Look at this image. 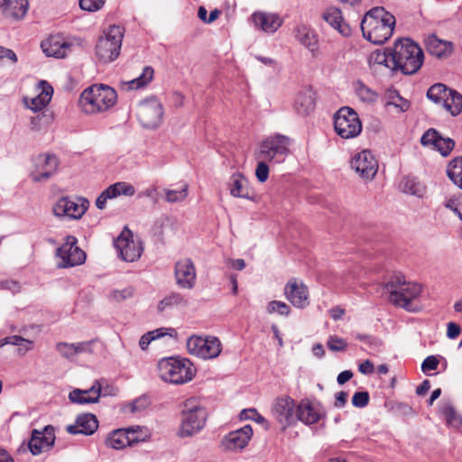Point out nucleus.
<instances>
[{"mask_svg":"<svg viewBox=\"0 0 462 462\" xmlns=\"http://www.w3.org/2000/svg\"><path fill=\"white\" fill-rule=\"evenodd\" d=\"M395 18L383 7L369 10L361 21L363 36L374 44L384 43L393 32Z\"/></svg>","mask_w":462,"mask_h":462,"instance_id":"f257e3e1","label":"nucleus"},{"mask_svg":"<svg viewBox=\"0 0 462 462\" xmlns=\"http://www.w3.org/2000/svg\"><path fill=\"white\" fill-rule=\"evenodd\" d=\"M117 101L116 91L105 84H93L83 90L79 98L80 111L88 116L103 114Z\"/></svg>","mask_w":462,"mask_h":462,"instance_id":"f03ea898","label":"nucleus"},{"mask_svg":"<svg viewBox=\"0 0 462 462\" xmlns=\"http://www.w3.org/2000/svg\"><path fill=\"white\" fill-rule=\"evenodd\" d=\"M392 70H400L405 75L416 73L423 64L424 54L412 40L405 38L395 41L392 47Z\"/></svg>","mask_w":462,"mask_h":462,"instance_id":"7ed1b4c3","label":"nucleus"},{"mask_svg":"<svg viewBox=\"0 0 462 462\" xmlns=\"http://www.w3.org/2000/svg\"><path fill=\"white\" fill-rule=\"evenodd\" d=\"M385 289L389 292V300L392 304L411 312L418 310L413 301L422 291L420 283L406 281L402 275H394L386 283Z\"/></svg>","mask_w":462,"mask_h":462,"instance_id":"20e7f679","label":"nucleus"},{"mask_svg":"<svg viewBox=\"0 0 462 462\" xmlns=\"http://www.w3.org/2000/svg\"><path fill=\"white\" fill-rule=\"evenodd\" d=\"M158 373L160 378L166 383L183 384L193 379L196 369L188 358L171 356L159 361Z\"/></svg>","mask_w":462,"mask_h":462,"instance_id":"39448f33","label":"nucleus"},{"mask_svg":"<svg viewBox=\"0 0 462 462\" xmlns=\"http://www.w3.org/2000/svg\"><path fill=\"white\" fill-rule=\"evenodd\" d=\"M124 35L125 28L121 25L112 24L104 29L95 47V55L99 62L109 63L118 58Z\"/></svg>","mask_w":462,"mask_h":462,"instance_id":"423d86ee","label":"nucleus"},{"mask_svg":"<svg viewBox=\"0 0 462 462\" xmlns=\"http://www.w3.org/2000/svg\"><path fill=\"white\" fill-rule=\"evenodd\" d=\"M205 407L197 399H188L181 411L180 437H189L200 431L207 420Z\"/></svg>","mask_w":462,"mask_h":462,"instance_id":"0eeeda50","label":"nucleus"},{"mask_svg":"<svg viewBox=\"0 0 462 462\" xmlns=\"http://www.w3.org/2000/svg\"><path fill=\"white\" fill-rule=\"evenodd\" d=\"M291 140L282 134L272 135L262 142L256 159H263L271 163H282L290 152Z\"/></svg>","mask_w":462,"mask_h":462,"instance_id":"6e6552de","label":"nucleus"},{"mask_svg":"<svg viewBox=\"0 0 462 462\" xmlns=\"http://www.w3.org/2000/svg\"><path fill=\"white\" fill-rule=\"evenodd\" d=\"M334 129L342 139H353L361 134L363 125L353 108L343 106L334 115Z\"/></svg>","mask_w":462,"mask_h":462,"instance_id":"1a4fd4ad","label":"nucleus"},{"mask_svg":"<svg viewBox=\"0 0 462 462\" xmlns=\"http://www.w3.org/2000/svg\"><path fill=\"white\" fill-rule=\"evenodd\" d=\"M187 348L190 355L204 360L217 357L222 350L221 342L217 337L196 335L188 338Z\"/></svg>","mask_w":462,"mask_h":462,"instance_id":"9d476101","label":"nucleus"},{"mask_svg":"<svg viewBox=\"0 0 462 462\" xmlns=\"http://www.w3.org/2000/svg\"><path fill=\"white\" fill-rule=\"evenodd\" d=\"M163 106L158 98L148 97L138 104L137 118L145 128H156L162 122Z\"/></svg>","mask_w":462,"mask_h":462,"instance_id":"9b49d317","label":"nucleus"},{"mask_svg":"<svg viewBox=\"0 0 462 462\" xmlns=\"http://www.w3.org/2000/svg\"><path fill=\"white\" fill-rule=\"evenodd\" d=\"M350 167L363 180L371 181L377 174L379 164L374 153L365 149L352 156Z\"/></svg>","mask_w":462,"mask_h":462,"instance_id":"f8f14e48","label":"nucleus"},{"mask_svg":"<svg viewBox=\"0 0 462 462\" xmlns=\"http://www.w3.org/2000/svg\"><path fill=\"white\" fill-rule=\"evenodd\" d=\"M58 170V157L54 153L39 154L32 160L30 177L34 182L47 181Z\"/></svg>","mask_w":462,"mask_h":462,"instance_id":"ddd939ff","label":"nucleus"},{"mask_svg":"<svg viewBox=\"0 0 462 462\" xmlns=\"http://www.w3.org/2000/svg\"><path fill=\"white\" fill-rule=\"evenodd\" d=\"M78 239L68 236L65 242L60 246V267H74L86 261V253L78 245Z\"/></svg>","mask_w":462,"mask_h":462,"instance_id":"4468645a","label":"nucleus"},{"mask_svg":"<svg viewBox=\"0 0 462 462\" xmlns=\"http://www.w3.org/2000/svg\"><path fill=\"white\" fill-rule=\"evenodd\" d=\"M114 245L118 255L125 262H134L141 257L143 253L141 243L133 239V235L129 230L122 232L115 240Z\"/></svg>","mask_w":462,"mask_h":462,"instance_id":"2eb2a0df","label":"nucleus"},{"mask_svg":"<svg viewBox=\"0 0 462 462\" xmlns=\"http://www.w3.org/2000/svg\"><path fill=\"white\" fill-rule=\"evenodd\" d=\"M296 404L290 396H281L274 400L272 407L273 418L281 424L282 429L296 422Z\"/></svg>","mask_w":462,"mask_h":462,"instance_id":"dca6fc26","label":"nucleus"},{"mask_svg":"<svg viewBox=\"0 0 462 462\" xmlns=\"http://www.w3.org/2000/svg\"><path fill=\"white\" fill-rule=\"evenodd\" d=\"M174 277L176 284L183 290H192L197 282V271L190 258H182L175 263Z\"/></svg>","mask_w":462,"mask_h":462,"instance_id":"f3484780","label":"nucleus"},{"mask_svg":"<svg viewBox=\"0 0 462 462\" xmlns=\"http://www.w3.org/2000/svg\"><path fill=\"white\" fill-rule=\"evenodd\" d=\"M35 91L37 93L35 97H23V102L28 109L38 112L50 103L54 89L46 80H40L35 87Z\"/></svg>","mask_w":462,"mask_h":462,"instance_id":"a211bd4d","label":"nucleus"},{"mask_svg":"<svg viewBox=\"0 0 462 462\" xmlns=\"http://www.w3.org/2000/svg\"><path fill=\"white\" fill-rule=\"evenodd\" d=\"M420 143L439 152L442 156L450 154L455 147V142L449 137H443L436 129L430 128L421 136Z\"/></svg>","mask_w":462,"mask_h":462,"instance_id":"6ab92c4d","label":"nucleus"},{"mask_svg":"<svg viewBox=\"0 0 462 462\" xmlns=\"http://www.w3.org/2000/svg\"><path fill=\"white\" fill-rule=\"evenodd\" d=\"M134 194L135 188L131 183L118 181L109 185L101 192L96 199V206L98 209H104L108 199H113L119 196L133 197Z\"/></svg>","mask_w":462,"mask_h":462,"instance_id":"aec40b11","label":"nucleus"},{"mask_svg":"<svg viewBox=\"0 0 462 462\" xmlns=\"http://www.w3.org/2000/svg\"><path fill=\"white\" fill-rule=\"evenodd\" d=\"M252 436L253 429L251 425H245L226 435L222 440V445L228 451H241L248 445Z\"/></svg>","mask_w":462,"mask_h":462,"instance_id":"412c9836","label":"nucleus"},{"mask_svg":"<svg viewBox=\"0 0 462 462\" xmlns=\"http://www.w3.org/2000/svg\"><path fill=\"white\" fill-rule=\"evenodd\" d=\"M54 442V428L52 426H46L42 431L37 430L32 431L29 441V449L32 455L36 456L49 450Z\"/></svg>","mask_w":462,"mask_h":462,"instance_id":"4be33fe9","label":"nucleus"},{"mask_svg":"<svg viewBox=\"0 0 462 462\" xmlns=\"http://www.w3.org/2000/svg\"><path fill=\"white\" fill-rule=\"evenodd\" d=\"M286 299L298 309H304L310 304L309 290L303 282L291 280L284 287Z\"/></svg>","mask_w":462,"mask_h":462,"instance_id":"5701e85b","label":"nucleus"},{"mask_svg":"<svg viewBox=\"0 0 462 462\" xmlns=\"http://www.w3.org/2000/svg\"><path fill=\"white\" fill-rule=\"evenodd\" d=\"M88 207L89 201L85 198H61L60 199V208H62L63 213L60 214V219L63 217L79 219L86 213Z\"/></svg>","mask_w":462,"mask_h":462,"instance_id":"b1692460","label":"nucleus"},{"mask_svg":"<svg viewBox=\"0 0 462 462\" xmlns=\"http://www.w3.org/2000/svg\"><path fill=\"white\" fill-rule=\"evenodd\" d=\"M98 429V420L92 413H82L79 415L75 423L67 427L69 434L93 435Z\"/></svg>","mask_w":462,"mask_h":462,"instance_id":"393cba45","label":"nucleus"},{"mask_svg":"<svg viewBox=\"0 0 462 462\" xmlns=\"http://www.w3.org/2000/svg\"><path fill=\"white\" fill-rule=\"evenodd\" d=\"M425 45L427 51L439 60L449 58L454 51V44L452 42L441 40L435 34L427 37Z\"/></svg>","mask_w":462,"mask_h":462,"instance_id":"a878e982","label":"nucleus"},{"mask_svg":"<svg viewBox=\"0 0 462 462\" xmlns=\"http://www.w3.org/2000/svg\"><path fill=\"white\" fill-rule=\"evenodd\" d=\"M101 383L97 380L89 389H74L71 391L69 394V399L73 403L82 405L97 403L101 396Z\"/></svg>","mask_w":462,"mask_h":462,"instance_id":"bb28decb","label":"nucleus"},{"mask_svg":"<svg viewBox=\"0 0 462 462\" xmlns=\"http://www.w3.org/2000/svg\"><path fill=\"white\" fill-rule=\"evenodd\" d=\"M322 18L332 28L337 30L342 36L349 37L351 35V28L345 21L342 12L336 6H329L322 14Z\"/></svg>","mask_w":462,"mask_h":462,"instance_id":"cd10ccee","label":"nucleus"},{"mask_svg":"<svg viewBox=\"0 0 462 462\" xmlns=\"http://www.w3.org/2000/svg\"><path fill=\"white\" fill-rule=\"evenodd\" d=\"M29 9L28 0H0L2 14L15 21L24 18Z\"/></svg>","mask_w":462,"mask_h":462,"instance_id":"c85d7f7f","label":"nucleus"},{"mask_svg":"<svg viewBox=\"0 0 462 462\" xmlns=\"http://www.w3.org/2000/svg\"><path fill=\"white\" fill-rule=\"evenodd\" d=\"M230 194L235 198L253 200L254 192L248 180L240 172L232 174L228 181Z\"/></svg>","mask_w":462,"mask_h":462,"instance_id":"c756f323","label":"nucleus"},{"mask_svg":"<svg viewBox=\"0 0 462 462\" xmlns=\"http://www.w3.org/2000/svg\"><path fill=\"white\" fill-rule=\"evenodd\" d=\"M252 18L255 26L267 33H273L282 26V20L276 14L258 12Z\"/></svg>","mask_w":462,"mask_h":462,"instance_id":"7c9ffc66","label":"nucleus"},{"mask_svg":"<svg viewBox=\"0 0 462 462\" xmlns=\"http://www.w3.org/2000/svg\"><path fill=\"white\" fill-rule=\"evenodd\" d=\"M316 95L311 88L300 90L294 101V108L298 114L307 116L315 108Z\"/></svg>","mask_w":462,"mask_h":462,"instance_id":"2f4dec72","label":"nucleus"},{"mask_svg":"<svg viewBox=\"0 0 462 462\" xmlns=\"http://www.w3.org/2000/svg\"><path fill=\"white\" fill-rule=\"evenodd\" d=\"M322 414L319 409H317L309 401H301L296 409V420H300L306 425H311L317 423Z\"/></svg>","mask_w":462,"mask_h":462,"instance_id":"473e14b6","label":"nucleus"},{"mask_svg":"<svg viewBox=\"0 0 462 462\" xmlns=\"http://www.w3.org/2000/svg\"><path fill=\"white\" fill-rule=\"evenodd\" d=\"M293 32L297 41L314 54L318 47V35L316 32L306 24H298Z\"/></svg>","mask_w":462,"mask_h":462,"instance_id":"72a5a7b5","label":"nucleus"},{"mask_svg":"<svg viewBox=\"0 0 462 462\" xmlns=\"http://www.w3.org/2000/svg\"><path fill=\"white\" fill-rule=\"evenodd\" d=\"M399 187L403 193L418 198H422L426 192L425 186L415 177H404L400 182Z\"/></svg>","mask_w":462,"mask_h":462,"instance_id":"f704fd0d","label":"nucleus"},{"mask_svg":"<svg viewBox=\"0 0 462 462\" xmlns=\"http://www.w3.org/2000/svg\"><path fill=\"white\" fill-rule=\"evenodd\" d=\"M83 40L79 36L68 35L60 41V59L66 58L82 48Z\"/></svg>","mask_w":462,"mask_h":462,"instance_id":"c9c22d12","label":"nucleus"},{"mask_svg":"<svg viewBox=\"0 0 462 462\" xmlns=\"http://www.w3.org/2000/svg\"><path fill=\"white\" fill-rule=\"evenodd\" d=\"M128 435L124 428L113 430L106 439V445L114 449H123L130 445Z\"/></svg>","mask_w":462,"mask_h":462,"instance_id":"e433bc0d","label":"nucleus"},{"mask_svg":"<svg viewBox=\"0 0 462 462\" xmlns=\"http://www.w3.org/2000/svg\"><path fill=\"white\" fill-rule=\"evenodd\" d=\"M154 70L151 66H145L137 78L127 81V89H138L146 87L153 79Z\"/></svg>","mask_w":462,"mask_h":462,"instance_id":"4c0bfd02","label":"nucleus"},{"mask_svg":"<svg viewBox=\"0 0 462 462\" xmlns=\"http://www.w3.org/2000/svg\"><path fill=\"white\" fill-rule=\"evenodd\" d=\"M442 106L453 116H456L462 111V96L457 91L450 89V95L445 97Z\"/></svg>","mask_w":462,"mask_h":462,"instance_id":"58836bf2","label":"nucleus"},{"mask_svg":"<svg viewBox=\"0 0 462 462\" xmlns=\"http://www.w3.org/2000/svg\"><path fill=\"white\" fill-rule=\"evenodd\" d=\"M126 435L129 436L130 445H134L138 442L145 441L149 437V430L144 426H130L124 428Z\"/></svg>","mask_w":462,"mask_h":462,"instance_id":"ea45409f","label":"nucleus"},{"mask_svg":"<svg viewBox=\"0 0 462 462\" xmlns=\"http://www.w3.org/2000/svg\"><path fill=\"white\" fill-rule=\"evenodd\" d=\"M150 405V400L147 396L142 395L138 398L125 403L122 411L125 413H139L143 411Z\"/></svg>","mask_w":462,"mask_h":462,"instance_id":"a19ab883","label":"nucleus"},{"mask_svg":"<svg viewBox=\"0 0 462 462\" xmlns=\"http://www.w3.org/2000/svg\"><path fill=\"white\" fill-rule=\"evenodd\" d=\"M448 178L462 189V157L453 159L447 169Z\"/></svg>","mask_w":462,"mask_h":462,"instance_id":"79ce46f5","label":"nucleus"},{"mask_svg":"<svg viewBox=\"0 0 462 462\" xmlns=\"http://www.w3.org/2000/svg\"><path fill=\"white\" fill-rule=\"evenodd\" d=\"M448 95H450V88L441 83L434 84L427 91V97L436 104L442 105Z\"/></svg>","mask_w":462,"mask_h":462,"instance_id":"37998d69","label":"nucleus"},{"mask_svg":"<svg viewBox=\"0 0 462 462\" xmlns=\"http://www.w3.org/2000/svg\"><path fill=\"white\" fill-rule=\"evenodd\" d=\"M187 300L184 296L180 292L172 291L165 296L158 304V310L160 311L164 310L167 308H171L179 305H185Z\"/></svg>","mask_w":462,"mask_h":462,"instance_id":"c03bdc74","label":"nucleus"},{"mask_svg":"<svg viewBox=\"0 0 462 462\" xmlns=\"http://www.w3.org/2000/svg\"><path fill=\"white\" fill-rule=\"evenodd\" d=\"M356 95L365 103H373L377 99V94L361 80L355 83Z\"/></svg>","mask_w":462,"mask_h":462,"instance_id":"a18cd8bd","label":"nucleus"},{"mask_svg":"<svg viewBox=\"0 0 462 462\" xmlns=\"http://www.w3.org/2000/svg\"><path fill=\"white\" fill-rule=\"evenodd\" d=\"M164 199L168 203H177L183 201L189 192V185L187 183H184L180 189H164Z\"/></svg>","mask_w":462,"mask_h":462,"instance_id":"49530a36","label":"nucleus"},{"mask_svg":"<svg viewBox=\"0 0 462 462\" xmlns=\"http://www.w3.org/2000/svg\"><path fill=\"white\" fill-rule=\"evenodd\" d=\"M87 343L81 342L78 344L60 343V354L69 359L73 358L79 353L86 350Z\"/></svg>","mask_w":462,"mask_h":462,"instance_id":"de8ad7c7","label":"nucleus"},{"mask_svg":"<svg viewBox=\"0 0 462 462\" xmlns=\"http://www.w3.org/2000/svg\"><path fill=\"white\" fill-rule=\"evenodd\" d=\"M392 48L387 49L384 51H375L371 53L369 57V63L384 65L391 69L392 64Z\"/></svg>","mask_w":462,"mask_h":462,"instance_id":"09e8293b","label":"nucleus"},{"mask_svg":"<svg viewBox=\"0 0 462 462\" xmlns=\"http://www.w3.org/2000/svg\"><path fill=\"white\" fill-rule=\"evenodd\" d=\"M41 48L46 56L56 57L58 54V36L50 35L42 42Z\"/></svg>","mask_w":462,"mask_h":462,"instance_id":"8fccbe9b","label":"nucleus"},{"mask_svg":"<svg viewBox=\"0 0 462 462\" xmlns=\"http://www.w3.org/2000/svg\"><path fill=\"white\" fill-rule=\"evenodd\" d=\"M444 206L453 211L462 220V193L448 198L444 202Z\"/></svg>","mask_w":462,"mask_h":462,"instance_id":"3c124183","label":"nucleus"},{"mask_svg":"<svg viewBox=\"0 0 462 462\" xmlns=\"http://www.w3.org/2000/svg\"><path fill=\"white\" fill-rule=\"evenodd\" d=\"M266 311L269 314L277 313L281 316H288L291 312V308L283 301L272 300L267 304Z\"/></svg>","mask_w":462,"mask_h":462,"instance_id":"603ef678","label":"nucleus"},{"mask_svg":"<svg viewBox=\"0 0 462 462\" xmlns=\"http://www.w3.org/2000/svg\"><path fill=\"white\" fill-rule=\"evenodd\" d=\"M14 345V346H20L22 344H24V351H29L32 347V341L25 339L20 336H10L6 337L4 339L0 340V346H3L5 345Z\"/></svg>","mask_w":462,"mask_h":462,"instance_id":"864d4df0","label":"nucleus"},{"mask_svg":"<svg viewBox=\"0 0 462 462\" xmlns=\"http://www.w3.org/2000/svg\"><path fill=\"white\" fill-rule=\"evenodd\" d=\"M259 162L255 169V176L260 182H264L269 177V166L267 161L263 159H257Z\"/></svg>","mask_w":462,"mask_h":462,"instance_id":"5fc2aeb1","label":"nucleus"},{"mask_svg":"<svg viewBox=\"0 0 462 462\" xmlns=\"http://www.w3.org/2000/svg\"><path fill=\"white\" fill-rule=\"evenodd\" d=\"M106 0H79V6L82 10L93 13L100 10Z\"/></svg>","mask_w":462,"mask_h":462,"instance_id":"6e6d98bb","label":"nucleus"},{"mask_svg":"<svg viewBox=\"0 0 462 462\" xmlns=\"http://www.w3.org/2000/svg\"><path fill=\"white\" fill-rule=\"evenodd\" d=\"M355 337L359 341L365 342L366 345H368L370 347L374 349H377L383 345L382 341L379 338L368 334L356 333Z\"/></svg>","mask_w":462,"mask_h":462,"instance_id":"4d7b16f0","label":"nucleus"},{"mask_svg":"<svg viewBox=\"0 0 462 462\" xmlns=\"http://www.w3.org/2000/svg\"><path fill=\"white\" fill-rule=\"evenodd\" d=\"M327 344L331 351H344L347 347L346 340L337 336L329 337Z\"/></svg>","mask_w":462,"mask_h":462,"instance_id":"13d9d810","label":"nucleus"},{"mask_svg":"<svg viewBox=\"0 0 462 462\" xmlns=\"http://www.w3.org/2000/svg\"><path fill=\"white\" fill-rule=\"evenodd\" d=\"M369 393L365 391L356 392L352 397V404L357 408H364L369 402Z\"/></svg>","mask_w":462,"mask_h":462,"instance_id":"bf43d9fd","label":"nucleus"},{"mask_svg":"<svg viewBox=\"0 0 462 462\" xmlns=\"http://www.w3.org/2000/svg\"><path fill=\"white\" fill-rule=\"evenodd\" d=\"M439 364V360L437 356H427L421 364V370L424 374H428L430 371L436 370Z\"/></svg>","mask_w":462,"mask_h":462,"instance_id":"052dcab7","label":"nucleus"},{"mask_svg":"<svg viewBox=\"0 0 462 462\" xmlns=\"http://www.w3.org/2000/svg\"><path fill=\"white\" fill-rule=\"evenodd\" d=\"M0 289L11 291L15 294L21 291V284L17 281L5 280L0 282Z\"/></svg>","mask_w":462,"mask_h":462,"instance_id":"680f3d73","label":"nucleus"},{"mask_svg":"<svg viewBox=\"0 0 462 462\" xmlns=\"http://www.w3.org/2000/svg\"><path fill=\"white\" fill-rule=\"evenodd\" d=\"M134 294V289L127 287L123 290H116L113 291V298L116 300H123L131 298Z\"/></svg>","mask_w":462,"mask_h":462,"instance_id":"e2e57ef3","label":"nucleus"},{"mask_svg":"<svg viewBox=\"0 0 462 462\" xmlns=\"http://www.w3.org/2000/svg\"><path fill=\"white\" fill-rule=\"evenodd\" d=\"M460 333H461V328L457 324H456L454 322L448 323L447 337L448 338L455 339L459 336Z\"/></svg>","mask_w":462,"mask_h":462,"instance_id":"0e129e2a","label":"nucleus"},{"mask_svg":"<svg viewBox=\"0 0 462 462\" xmlns=\"http://www.w3.org/2000/svg\"><path fill=\"white\" fill-rule=\"evenodd\" d=\"M358 371L365 375L372 374L374 371V366L369 359L365 360L358 365Z\"/></svg>","mask_w":462,"mask_h":462,"instance_id":"69168bd1","label":"nucleus"},{"mask_svg":"<svg viewBox=\"0 0 462 462\" xmlns=\"http://www.w3.org/2000/svg\"><path fill=\"white\" fill-rule=\"evenodd\" d=\"M397 98H398V102H388L386 104V106H394L396 108H398V110L400 112H405L409 109L410 107V103L403 99L402 97H401L400 96H397Z\"/></svg>","mask_w":462,"mask_h":462,"instance_id":"338daca9","label":"nucleus"},{"mask_svg":"<svg viewBox=\"0 0 462 462\" xmlns=\"http://www.w3.org/2000/svg\"><path fill=\"white\" fill-rule=\"evenodd\" d=\"M347 397H348V395L346 392H344V391L338 392L336 394V400H335L334 406L336 408H343L347 402Z\"/></svg>","mask_w":462,"mask_h":462,"instance_id":"774afa93","label":"nucleus"}]
</instances>
